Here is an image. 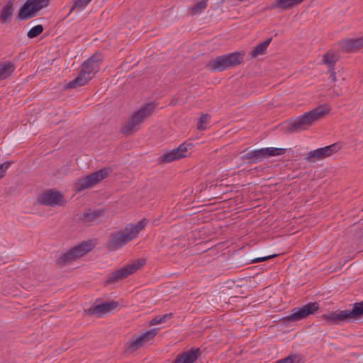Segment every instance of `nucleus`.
<instances>
[{
    "mask_svg": "<svg viewBox=\"0 0 363 363\" xmlns=\"http://www.w3.org/2000/svg\"><path fill=\"white\" fill-rule=\"evenodd\" d=\"M147 223V220L143 218L137 223L127 224L123 230L110 233L106 242V248L110 252L122 248L138 236Z\"/></svg>",
    "mask_w": 363,
    "mask_h": 363,
    "instance_id": "obj_1",
    "label": "nucleus"
},
{
    "mask_svg": "<svg viewBox=\"0 0 363 363\" xmlns=\"http://www.w3.org/2000/svg\"><path fill=\"white\" fill-rule=\"evenodd\" d=\"M330 111V108L328 105H320L290 121L286 128V130L289 133H298L307 130L315 122L328 113Z\"/></svg>",
    "mask_w": 363,
    "mask_h": 363,
    "instance_id": "obj_2",
    "label": "nucleus"
},
{
    "mask_svg": "<svg viewBox=\"0 0 363 363\" xmlns=\"http://www.w3.org/2000/svg\"><path fill=\"white\" fill-rule=\"evenodd\" d=\"M363 316V301L354 303L352 310H337L327 314H323L322 318L329 325H340L349 322L352 319H358Z\"/></svg>",
    "mask_w": 363,
    "mask_h": 363,
    "instance_id": "obj_3",
    "label": "nucleus"
},
{
    "mask_svg": "<svg viewBox=\"0 0 363 363\" xmlns=\"http://www.w3.org/2000/svg\"><path fill=\"white\" fill-rule=\"evenodd\" d=\"M155 106L156 104L152 101L144 104L140 109L132 114L127 123L121 128V133L125 135H133L138 130L140 124L151 116Z\"/></svg>",
    "mask_w": 363,
    "mask_h": 363,
    "instance_id": "obj_4",
    "label": "nucleus"
},
{
    "mask_svg": "<svg viewBox=\"0 0 363 363\" xmlns=\"http://www.w3.org/2000/svg\"><path fill=\"white\" fill-rule=\"evenodd\" d=\"M243 57L244 54L239 52L220 55L209 61L206 67L211 72H222L241 64Z\"/></svg>",
    "mask_w": 363,
    "mask_h": 363,
    "instance_id": "obj_5",
    "label": "nucleus"
},
{
    "mask_svg": "<svg viewBox=\"0 0 363 363\" xmlns=\"http://www.w3.org/2000/svg\"><path fill=\"white\" fill-rule=\"evenodd\" d=\"M94 247L91 240L83 241L78 245L71 248L67 252L61 255L57 259L56 263L59 267H64L77 259L84 256L90 252Z\"/></svg>",
    "mask_w": 363,
    "mask_h": 363,
    "instance_id": "obj_6",
    "label": "nucleus"
},
{
    "mask_svg": "<svg viewBox=\"0 0 363 363\" xmlns=\"http://www.w3.org/2000/svg\"><path fill=\"white\" fill-rule=\"evenodd\" d=\"M286 150L278 147H264L250 151L241 156L242 161H247V164H253L270 157L284 155Z\"/></svg>",
    "mask_w": 363,
    "mask_h": 363,
    "instance_id": "obj_7",
    "label": "nucleus"
},
{
    "mask_svg": "<svg viewBox=\"0 0 363 363\" xmlns=\"http://www.w3.org/2000/svg\"><path fill=\"white\" fill-rule=\"evenodd\" d=\"M145 260L138 259L136 262L130 264L125 265L119 269L107 274L104 281V285L108 286L127 278L128 276L138 270L145 264Z\"/></svg>",
    "mask_w": 363,
    "mask_h": 363,
    "instance_id": "obj_8",
    "label": "nucleus"
},
{
    "mask_svg": "<svg viewBox=\"0 0 363 363\" xmlns=\"http://www.w3.org/2000/svg\"><path fill=\"white\" fill-rule=\"evenodd\" d=\"M50 0H26L18 10L17 18L25 21L32 18L43 9L47 7Z\"/></svg>",
    "mask_w": 363,
    "mask_h": 363,
    "instance_id": "obj_9",
    "label": "nucleus"
},
{
    "mask_svg": "<svg viewBox=\"0 0 363 363\" xmlns=\"http://www.w3.org/2000/svg\"><path fill=\"white\" fill-rule=\"evenodd\" d=\"M111 172L112 169L110 167H106L89 174L86 177L79 179L74 184V189L76 191H81L84 189L90 188L105 179Z\"/></svg>",
    "mask_w": 363,
    "mask_h": 363,
    "instance_id": "obj_10",
    "label": "nucleus"
},
{
    "mask_svg": "<svg viewBox=\"0 0 363 363\" xmlns=\"http://www.w3.org/2000/svg\"><path fill=\"white\" fill-rule=\"evenodd\" d=\"M319 308V305L316 302H311L303 307L294 308L291 310L290 315L284 318V320L289 322L298 321L306 318L309 315L313 314Z\"/></svg>",
    "mask_w": 363,
    "mask_h": 363,
    "instance_id": "obj_11",
    "label": "nucleus"
},
{
    "mask_svg": "<svg viewBox=\"0 0 363 363\" xmlns=\"http://www.w3.org/2000/svg\"><path fill=\"white\" fill-rule=\"evenodd\" d=\"M340 149L339 143H333L330 145L325 146L310 151L305 156V160L308 162H315L318 160H323L337 152Z\"/></svg>",
    "mask_w": 363,
    "mask_h": 363,
    "instance_id": "obj_12",
    "label": "nucleus"
},
{
    "mask_svg": "<svg viewBox=\"0 0 363 363\" xmlns=\"http://www.w3.org/2000/svg\"><path fill=\"white\" fill-rule=\"evenodd\" d=\"M193 145L191 143H184L176 149L167 152L157 158L159 164H166L186 157L187 152Z\"/></svg>",
    "mask_w": 363,
    "mask_h": 363,
    "instance_id": "obj_13",
    "label": "nucleus"
},
{
    "mask_svg": "<svg viewBox=\"0 0 363 363\" xmlns=\"http://www.w3.org/2000/svg\"><path fill=\"white\" fill-rule=\"evenodd\" d=\"M38 203L45 206H62L65 203L64 196L54 189H48L38 196Z\"/></svg>",
    "mask_w": 363,
    "mask_h": 363,
    "instance_id": "obj_14",
    "label": "nucleus"
},
{
    "mask_svg": "<svg viewBox=\"0 0 363 363\" xmlns=\"http://www.w3.org/2000/svg\"><path fill=\"white\" fill-rule=\"evenodd\" d=\"M157 334L156 329H152L142 334L135 340H132L126 343V352H133L138 350L145 343L151 340Z\"/></svg>",
    "mask_w": 363,
    "mask_h": 363,
    "instance_id": "obj_15",
    "label": "nucleus"
},
{
    "mask_svg": "<svg viewBox=\"0 0 363 363\" xmlns=\"http://www.w3.org/2000/svg\"><path fill=\"white\" fill-rule=\"evenodd\" d=\"M101 63V54L96 53L83 62L81 66V69L92 79L94 77L95 74L99 70Z\"/></svg>",
    "mask_w": 363,
    "mask_h": 363,
    "instance_id": "obj_16",
    "label": "nucleus"
},
{
    "mask_svg": "<svg viewBox=\"0 0 363 363\" xmlns=\"http://www.w3.org/2000/svg\"><path fill=\"white\" fill-rule=\"evenodd\" d=\"M118 306V303L115 301L105 302L101 304L92 306L87 310H85L87 314L91 315L107 313Z\"/></svg>",
    "mask_w": 363,
    "mask_h": 363,
    "instance_id": "obj_17",
    "label": "nucleus"
},
{
    "mask_svg": "<svg viewBox=\"0 0 363 363\" xmlns=\"http://www.w3.org/2000/svg\"><path fill=\"white\" fill-rule=\"evenodd\" d=\"M201 353L199 348L192 347L189 350L178 354L172 363H194Z\"/></svg>",
    "mask_w": 363,
    "mask_h": 363,
    "instance_id": "obj_18",
    "label": "nucleus"
},
{
    "mask_svg": "<svg viewBox=\"0 0 363 363\" xmlns=\"http://www.w3.org/2000/svg\"><path fill=\"white\" fill-rule=\"evenodd\" d=\"M105 209H91L88 208L81 216L80 219L87 223H99L101 218L104 216Z\"/></svg>",
    "mask_w": 363,
    "mask_h": 363,
    "instance_id": "obj_19",
    "label": "nucleus"
},
{
    "mask_svg": "<svg viewBox=\"0 0 363 363\" xmlns=\"http://www.w3.org/2000/svg\"><path fill=\"white\" fill-rule=\"evenodd\" d=\"M363 48V38L347 39L340 42V49L345 52H352Z\"/></svg>",
    "mask_w": 363,
    "mask_h": 363,
    "instance_id": "obj_20",
    "label": "nucleus"
},
{
    "mask_svg": "<svg viewBox=\"0 0 363 363\" xmlns=\"http://www.w3.org/2000/svg\"><path fill=\"white\" fill-rule=\"evenodd\" d=\"M304 0H275L270 4L269 9H279L281 10H287L294 6L300 4Z\"/></svg>",
    "mask_w": 363,
    "mask_h": 363,
    "instance_id": "obj_21",
    "label": "nucleus"
},
{
    "mask_svg": "<svg viewBox=\"0 0 363 363\" xmlns=\"http://www.w3.org/2000/svg\"><path fill=\"white\" fill-rule=\"evenodd\" d=\"M91 78L86 73H84V71L80 69L79 76L76 77L74 79L70 81L67 85V89H72L76 88L77 86H82L87 84Z\"/></svg>",
    "mask_w": 363,
    "mask_h": 363,
    "instance_id": "obj_22",
    "label": "nucleus"
},
{
    "mask_svg": "<svg viewBox=\"0 0 363 363\" xmlns=\"http://www.w3.org/2000/svg\"><path fill=\"white\" fill-rule=\"evenodd\" d=\"M13 1L9 0L0 11L1 22L4 23L9 21L13 16Z\"/></svg>",
    "mask_w": 363,
    "mask_h": 363,
    "instance_id": "obj_23",
    "label": "nucleus"
},
{
    "mask_svg": "<svg viewBox=\"0 0 363 363\" xmlns=\"http://www.w3.org/2000/svg\"><path fill=\"white\" fill-rule=\"evenodd\" d=\"M15 65L11 62L0 64V80L8 78L15 70Z\"/></svg>",
    "mask_w": 363,
    "mask_h": 363,
    "instance_id": "obj_24",
    "label": "nucleus"
},
{
    "mask_svg": "<svg viewBox=\"0 0 363 363\" xmlns=\"http://www.w3.org/2000/svg\"><path fill=\"white\" fill-rule=\"evenodd\" d=\"M272 38H267L262 43L255 46L250 52V55L251 57H256L259 55H263L266 52V50L272 41Z\"/></svg>",
    "mask_w": 363,
    "mask_h": 363,
    "instance_id": "obj_25",
    "label": "nucleus"
},
{
    "mask_svg": "<svg viewBox=\"0 0 363 363\" xmlns=\"http://www.w3.org/2000/svg\"><path fill=\"white\" fill-rule=\"evenodd\" d=\"M338 56L331 52H326L323 55V63L327 65L330 68H334V66L338 60Z\"/></svg>",
    "mask_w": 363,
    "mask_h": 363,
    "instance_id": "obj_26",
    "label": "nucleus"
},
{
    "mask_svg": "<svg viewBox=\"0 0 363 363\" xmlns=\"http://www.w3.org/2000/svg\"><path fill=\"white\" fill-rule=\"evenodd\" d=\"M208 0H201L197 2L191 10V14L195 15L201 13L204 9L207 8Z\"/></svg>",
    "mask_w": 363,
    "mask_h": 363,
    "instance_id": "obj_27",
    "label": "nucleus"
},
{
    "mask_svg": "<svg viewBox=\"0 0 363 363\" xmlns=\"http://www.w3.org/2000/svg\"><path fill=\"white\" fill-rule=\"evenodd\" d=\"M173 316V314L172 313L164 314L162 315H157L152 318L150 324V325H154L157 324H160L166 322L168 319H170Z\"/></svg>",
    "mask_w": 363,
    "mask_h": 363,
    "instance_id": "obj_28",
    "label": "nucleus"
},
{
    "mask_svg": "<svg viewBox=\"0 0 363 363\" xmlns=\"http://www.w3.org/2000/svg\"><path fill=\"white\" fill-rule=\"evenodd\" d=\"M91 1V0H74L68 15H69L74 9H84Z\"/></svg>",
    "mask_w": 363,
    "mask_h": 363,
    "instance_id": "obj_29",
    "label": "nucleus"
},
{
    "mask_svg": "<svg viewBox=\"0 0 363 363\" xmlns=\"http://www.w3.org/2000/svg\"><path fill=\"white\" fill-rule=\"evenodd\" d=\"M43 30L44 28L42 25H37L28 30L27 36L28 38L33 39L40 35Z\"/></svg>",
    "mask_w": 363,
    "mask_h": 363,
    "instance_id": "obj_30",
    "label": "nucleus"
},
{
    "mask_svg": "<svg viewBox=\"0 0 363 363\" xmlns=\"http://www.w3.org/2000/svg\"><path fill=\"white\" fill-rule=\"evenodd\" d=\"M210 118L211 116L208 114H202L199 119V122L197 123V129L199 130L206 129L204 125L208 123Z\"/></svg>",
    "mask_w": 363,
    "mask_h": 363,
    "instance_id": "obj_31",
    "label": "nucleus"
},
{
    "mask_svg": "<svg viewBox=\"0 0 363 363\" xmlns=\"http://www.w3.org/2000/svg\"><path fill=\"white\" fill-rule=\"evenodd\" d=\"M11 163V162H6L0 164V179L4 176L6 169L9 167Z\"/></svg>",
    "mask_w": 363,
    "mask_h": 363,
    "instance_id": "obj_32",
    "label": "nucleus"
},
{
    "mask_svg": "<svg viewBox=\"0 0 363 363\" xmlns=\"http://www.w3.org/2000/svg\"><path fill=\"white\" fill-rule=\"evenodd\" d=\"M274 257H277V255H269V256H266V257H258V258H255V259H252V263H258V262L266 261V260L273 258Z\"/></svg>",
    "mask_w": 363,
    "mask_h": 363,
    "instance_id": "obj_33",
    "label": "nucleus"
},
{
    "mask_svg": "<svg viewBox=\"0 0 363 363\" xmlns=\"http://www.w3.org/2000/svg\"><path fill=\"white\" fill-rule=\"evenodd\" d=\"M328 72L330 73V78L332 82L336 81V73L335 72L334 68H330L328 70Z\"/></svg>",
    "mask_w": 363,
    "mask_h": 363,
    "instance_id": "obj_34",
    "label": "nucleus"
}]
</instances>
